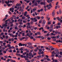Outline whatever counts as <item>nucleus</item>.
Returning <instances> with one entry per match:
<instances>
[{"label": "nucleus", "instance_id": "35", "mask_svg": "<svg viewBox=\"0 0 62 62\" xmlns=\"http://www.w3.org/2000/svg\"><path fill=\"white\" fill-rule=\"evenodd\" d=\"M42 26H44V25H45V23H42Z\"/></svg>", "mask_w": 62, "mask_h": 62}, {"label": "nucleus", "instance_id": "63", "mask_svg": "<svg viewBox=\"0 0 62 62\" xmlns=\"http://www.w3.org/2000/svg\"><path fill=\"white\" fill-rule=\"evenodd\" d=\"M47 39L48 40H50V39H51V38L48 37L47 38Z\"/></svg>", "mask_w": 62, "mask_h": 62}, {"label": "nucleus", "instance_id": "33", "mask_svg": "<svg viewBox=\"0 0 62 62\" xmlns=\"http://www.w3.org/2000/svg\"><path fill=\"white\" fill-rule=\"evenodd\" d=\"M55 51L56 52H56H58V49H55Z\"/></svg>", "mask_w": 62, "mask_h": 62}, {"label": "nucleus", "instance_id": "14", "mask_svg": "<svg viewBox=\"0 0 62 62\" xmlns=\"http://www.w3.org/2000/svg\"><path fill=\"white\" fill-rule=\"evenodd\" d=\"M14 8H10V11H11V10H14Z\"/></svg>", "mask_w": 62, "mask_h": 62}, {"label": "nucleus", "instance_id": "34", "mask_svg": "<svg viewBox=\"0 0 62 62\" xmlns=\"http://www.w3.org/2000/svg\"><path fill=\"white\" fill-rule=\"evenodd\" d=\"M41 57V55L37 56V57H38V58H40V57Z\"/></svg>", "mask_w": 62, "mask_h": 62}, {"label": "nucleus", "instance_id": "41", "mask_svg": "<svg viewBox=\"0 0 62 62\" xmlns=\"http://www.w3.org/2000/svg\"><path fill=\"white\" fill-rule=\"evenodd\" d=\"M22 7L23 8V9L24 8V5H22Z\"/></svg>", "mask_w": 62, "mask_h": 62}, {"label": "nucleus", "instance_id": "7", "mask_svg": "<svg viewBox=\"0 0 62 62\" xmlns=\"http://www.w3.org/2000/svg\"><path fill=\"white\" fill-rule=\"evenodd\" d=\"M26 37H27L28 36L29 37V38H30V35H29V33H28L26 35Z\"/></svg>", "mask_w": 62, "mask_h": 62}, {"label": "nucleus", "instance_id": "45", "mask_svg": "<svg viewBox=\"0 0 62 62\" xmlns=\"http://www.w3.org/2000/svg\"><path fill=\"white\" fill-rule=\"evenodd\" d=\"M13 17L14 18V19H16V16H13Z\"/></svg>", "mask_w": 62, "mask_h": 62}, {"label": "nucleus", "instance_id": "4", "mask_svg": "<svg viewBox=\"0 0 62 62\" xmlns=\"http://www.w3.org/2000/svg\"><path fill=\"white\" fill-rule=\"evenodd\" d=\"M34 20L33 21L34 22H37L38 21V20L36 19V17L34 18Z\"/></svg>", "mask_w": 62, "mask_h": 62}, {"label": "nucleus", "instance_id": "40", "mask_svg": "<svg viewBox=\"0 0 62 62\" xmlns=\"http://www.w3.org/2000/svg\"><path fill=\"white\" fill-rule=\"evenodd\" d=\"M19 23L20 24V25H21L23 24V22H19Z\"/></svg>", "mask_w": 62, "mask_h": 62}, {"label": "nucleus", "instance_id": "2", "mask_svg": "<svg viewBox=\"0 0 62 62\" xmlns=\"http://www.w3.org/2000/svg\"><path fill=\"white\" fill-rule=\"evenodd\" d=\"M19 46H24V44H22L21 43H20L19 44Z\"/></svg>", "mask_w": 62, "mask_h": 62}, {"label": "nucleus", "instance_id": "58", "mask_svg": "<svg viewBox=\"0 0 62 62\" xmlns=\"http://www.w3.org/2000/svg\"><path fill=\"white\" fill-rule=\"evenodd\" d=\"M5 57L6 58H8V56H5Z\"/></svg>", "mask_w": 62, "mask_h": 62}, {"label": "nucleus", "instance_id": "20", "mask_svg": "<svg viewBox=\"0 0 62 62\" xmlns=\"http://www.w3.org/2000/svg\"><path fill=\"white\" fill-rule=\"evenodd\" d=\"M5 3L7 4H9V1H8V2H7V1H6L5 2Z\"/></svg>", "mask_w": 62, "mask_h": 62}, {"label": "nucleus", "instance_id": "27", "mask_svg": "<svg viewBox=\"0 0 62 62\" xmlns=\"http://www.w3.org/2000/svg\"><path fill=\"white\" fill-rule=\"evenodd\" d=\"M29 48H30V49H33V46H30L29 47Z\"/></svg>", "mask_w": 62, "mask_h": 62}, {"label": "nucleus", "instance_id": "49", "mask_svg": "<svg viewBox=\"0 0 62 62\" xmlns=\"http://www.w3.org/2000/svg\"><path fill=\"white\" fill-rule=\"evenodd\" d=\"M7 46H8V47H9L10 46V45L9 44H8L7 45Z\"/></svg>", "mask_w": 62, "mask_h": 62}, {"label": "nucleus", "instance_id": "1", "mask_svg": "<svg viewBox=\"0 0 62 62\" xmlns=\"http://www.w3.org/2000/svg\"><path fill=\"white\" fill-rule=\"evenodd\" d=\"M46 56L47 57L46 58V59L47 61H51V59H49V57H48L49 56H48L47 55H46Z\"/></svg>", "mask_w": 62, "mask_h": 62}, {"label": "nucleus", "instance_id": "44", "mask_svg": "<svg viewBox=\"0 0 62 62\" xmlns=\"http://www.w3.org/2000/svg\"><path fill=\"white\" fill-rule=\"evenodd\" d=\"M47 2H48V3H50V1L49 0H47Z\"/></svg>", "mask_w": 62, "mask_h": 62}, {"label": "nucleus", "instance_id": "23", "mask_svg": "<svg viewBox=\"0 0 62 62\" xmlns=\"http://www.w3.org/2000/svg\"><path fill=\"white\" fill-rule=\"evenodd\" d=\"M19 8L20 9L19 10V11H21V10H22V7H20Z\"/></svg>", "mask_w": 62, "mask_h": 62}, {"label": "nucleus", "instance_id": "10", "mask_svg": "<svg viewBox=\"0 0 62 62\" xmlns=\"http://www.w3.org/2000/svg\"><path fill=\"white\" fill-rule=\"evenodd\" d=\"M56 54H58V55H59L60 54V52H59V51H58L56 52Z\"/></svg>", "mask_w": 62, "mask_h": 62}, {"label": "nucleus", "instance_id": "57", "mask_svg": "<svg viewBox=\"0 0 62 62\" xmlns=\"http://www.w3.org/2000/svg\"><path fill=\"white\" fill-rule=\"evenodd\" d=\"M58 55H58V54H56L55 55V56L56 57H57L58 56Z\"/></svg>", "mask_w": 62, "mask_h": 62}, {"label": "nucleus", "instance_id": "52", "mask_svg": "<svg viewBox=\"0 0 62 62\" xmlns=\"http://www.w3.org/2000/svg\"><path fill=\"white\" fill-rule=\"evenodd\" d=\"M10 59H8V60H7V62H9V61H10Z\"/></svg>", "mask_w": 62, "mask_h": 62}, {"label": "nucleus", "instance_id": "53", "mask_svg": "<svg viewBox=\"0 0 62 62\" xmlns=\"http://www.w3.org/2000/svg\"><path fill=\"white\" fill-rule=\"evenodd\" d=\"M52 60H53V62H54V58H52Z\"/></svg>", "mask_w": 62, "mask_h": 62}, {"label": "nucleus", "instance_id": "30", "mask_svg": "<svg viewBox=\"0 0 62 62\" xmlns=\"http://www.w3.org/2000/svg\"><path fill=\"white\" fill-rule=\"evenodd\" d=\"M54 54H52L51 55V56L52 57H54Z\"/></svg>", "mask_w": 62, "mask_h": 62}, {"label": "nucleus", "instance_id": "54", "mask_svg": "<svg viewBox=\"0 0 62 62\" xmlns=\"http://www.w3.org/2000/svg\"><path fill=\"white\" fill-rule=\"evenodd\" d=\"M40 10V11H41V12H42V11L43 10V9H41Z\"/></svg>", "mask_w": 62, "mask_h": 62}, {"label": "nucleus", "instance_id": "62", "mask_svg": "<svg viewBox=\"0 0 62 62\" xmlns=\"http://www.w3.org/2000/svg\"><path fill=\"white\" fill-rule=\"evenodd\" d=\"M58 25H61V23H58Z\"/></svg>", "mask_w": 62, "mask_h": 62}, {"label": "nucleus", "instance_id": "6", "mask_svg": "<svg viewBox=\"0 0 62 62\" xmlns=\"http://www.w3.org/2000/svg\"><path fill=\"white\" fill-rule=\"evenodd\" d=\"M18 21L19 22H20H20H23V20H21V18H20L18 20Z\"/></svg>", "mask_w": 62, "mask_h": 62}, {"label": "nucleus", "instance_id": "60", "mask_svg": "<svg viewBox=\"0 0 62 62\" xmlns=\"http://www.w3.org/2000/svg\"><path fill=\"white\" fill-rule=\"evenodd\" d=\"M3 43V41H0V44H2Z\"/></svg>", "mask_w": 62, "mask_h": 62}, {"label": "nucleus", "instance_id": "16", "mask_svg": "<svg viewBox=\"0 0 62 62\" xmlns=\"http://www.w3.org/2000/svg\"><path fill=\"white\" fill-rule=\"evenodd\" d=\"M33 35V33H30L29 34V36H30V37H31V36H32V35Z\"/></svg>", "mask_w": 62, "mask_h": 62}, {"label": "nucleus", "instance_id": "9", "mask_svg": "<svg viewBox=\"0 0 62 62\" xmlns=\"http://www.w3.org/2000/svg\"><path fill=\"white\" fill-rule=\"evenodd\" d=\"M45 23V24L46 23V21L44 20H43V21H42V23Z\"/></svg>", "mask_w": 62, "mask_h": 62}, {"label": "nucleus", "instance_id": "8", "mask_svg": "<svg viewBox=\"0 0 62 62\" xmlns=\"http://www.w3.org/2000/svg\"><path fill=\"white\" fill-rule=\"evenodd\" d=\"M44 10L45 11H46L47 10V9L46 8V6H44Z\"/></svg>", "mask_w": 62, "mask_h": 62}, {"label": "nucleus", "instance_id": "32", "mask_svg": "<svg viewBox=\"0 0 62 62\" xmlns=\"http://www.w3.org/2000/svg\"><path fill=\"white\" fill-rule=\"evenodd\" d=\"M49 6H50V7H51V8H53V6H52V4H51L50 3L49 5Z\"/></svg>", "mask_w": 62, "mask_h": 62}, {"label": "nucleus", "instance_id": "47", "mask_svg": "<svg viewBox=\"0 0 62 62\" xmlns=\"http://www.w3.org/2000/svg\"><path fill=\"white\" fill-rule=\"evenodd\" d=\"M28 45L30 46V45H31V44L30 43H28Z\"/></svg>", "mask_w": 62, "mask_h": 62}, {"label": "nucleus", "instance_id": "19", "mask_svg": "<svg viewBox=\"0 0 62 62\" xmlns=\"http://www.w3.org/2000/svg\"><path fill=\"white\" fill-rule=\"evenodd\" d=\"M10 61L11 62H16V61L15 60H10Z\"/></svg>", "mask_w": 62, "mask_h": 62}, {"label": "nucleus", "instance_id": "48", "mask_svg": "<svg viewBox=\"0 0 62 62\" xmlns=\"http://www.w3.org/2000/svg\"><path fill=\"white\" fill-rule=\"evenodd\" d=\"M41 37H42V36H40L38 37V38H39L40 39L41 38Z\"/></svg>", "mask_w": 62, "mask_h": 62}, {"label": "nucleus", "instance_id": "26", "mask_svg": "<svg viewBox=\"0 0 62 62\" xmlns=\"http://www.w3.org/2000/svg\"><path fill=\"white\" fill-rule=\"evenodd\" d=\"M19 56H20L22 58H23V55H19Z\"/></svg>", "mask_w": 62, "mask_h": 62}, {"label": "nucleus", "instance_id": "61", "mask_svg": "<svg viewBox=\"0 0 62 62\" xmlns=\"http://www.w3.org/2000/svg\"><path fill=\"white\" fill-rule=\"evenodd\" d=\"M18 36L19 37H21V34L19 33L18 34Z\"/></svg>", "mask_w": 62, "mask_h": 62}, {"label": "nucleus", "instance_id": "21", "mask_svg": "<svg viewBox=\"0 0 62 62\" xmlns=\"http://www.w3.org/2000/svg\"><path fill=\"white\" fill-rule=\"evenodd\" d=\"M39 50V48H38V47H37V49H34V51L35 52H37V50Z\"/></svg>", "mask_w": 62, "mask_h": 62}, {"label": "nucleus", "instance_id": "12", "mask_svg": "<svg viewBox=\"0 0 62 62\" xmlns=\"http://www.w3.org/2000/svg\"><path fill=\"white\" fill-rule=\"evenodd\" d=\"M8 7H11V6H12V4H8Z\"/></svg>", "mask_w": 62, "mask_h": 62}, {"label": "nucleus", "instance_id": "31", "mask_svg": "<svg viewBox=\"0 0 62 62\" xmlns=\"http://www.w3.org/2000/svg\"><path fill=\"white\" fill-rule=\"evenodd\" d=\"M7 18L6 17H5L3 19V21H5L7 19Z\"/></svg>", "mask_w": 62, "mask_h": 62}, {"label": "nucleus", "instance_id": "46", "mask_svg": "<svg viewBox=\"0 0 62 62\" xmlns=\"http://www.w3.org/2000/svg\"><path fill=\"white\" fill-rule=\"evenodd\" d=\"M38 34L39 35H41V34H40V32H38Z\"/></svg>", "mask_w": 62, "mask_h": 62}, {"label": "nucleus", "instance_id": "3", "mask_svg": "<svg viewBox=\"0 0 62 62\" xmlns=\"http://www.w3.org/2000/svg\"><path fill=\"white\" fill-rule=\"evenodd\" d=\"M8 35H9V36H12V37H14V36L12 33H9L8 34Z\"/></svg>", "mask_w": 62, "mask_h": 62}, {"label": "nucleus", "instance_id": "42", "mask_svg": "<svg viewBox=\"0 0 62 62\" xmlns=\"http://www.w3.org/2000/svg\"><path fill=\"white\" fill-rule=\"evenodd\" d=\"M40 17L38 16L37 17V19H38V20H39V19H40Z\"/></svg>", "mask_w": 62, "mask_h": 62}, {"label": "nucleus", "instance_id": "50", "mask_svg": "<svg viewBox=\"0 0 62 62\" xmlns=\"http://www.w3.org/2000/svg\"><path fill=\"white\" fill-rule=\"evenodd\" d=\"M59 58H61V56L60 55H59L58 57Z\"/></svg>", "mask_w": 62, "mask_h": 62}, {"label": "nucleus", "instance_id": "5", "mask_svg": "<svg viewBox=\"0 0 62 62\" xmlns=\"http://www.w3.org/2000/svg\"><path fill=\"white\" fill-rule=\"evenodd\" d=\"M55 13V11L54 10L52 13V15L53 16H54V13Z\"/></svg>", "mask_w": 62, "mask_h": 62}, {"label": "nucleus", "instance_id": "37", "mask_svg": "<svg viewBox=\"0 0 62 62\" xmlns=\"http://www.w3.org/2000/svg\"><path fill=\"white\" fill-rule=\"evenodd\" d=\"M52 39H55L56 38V37H54V36H52L51 37Z\"/></svg>", "mask_w": 62, "mask_h": 62}, {"label": "nucleus", "instance_id": "38", "mask_svg": "<svg viewBox=\"0 0 62 62\" xmlns=\"http://www.w3.org/2000/svg\"><path fill=\"white\" fill-rule=\"evenodd\" d=\"M18 27L19 28H21L22 27V25H19L18 26Z\"/></svg>", "mask_w": 62, "mask_h": 62}, {"label": "nucleus", "instance_id": "18", "mask_svg": "<svg viewBox=\"0 0 62 62\" xmlns=\"http://www.w3.org/2000/svg\"><path fill=\"white\" fill-rule=\"evenodd\" d=\"M53 30H54V29H52V28H50V29L49 30L50 32H51Z\"/></svg>", "mask_w": 62, "mask_h": 62}, {"label": "nucleus", "instance_id": "13", "mask_svg": "<svg viewBox=\"0 0 62 62\" xmlns=\"http://www.w3.org/2000/svg\"><path fill=\"white\" fill-rule=\"evenodd\" d=\"M27 12H25L24 13V16H26L27 15Z\"/></svg>", "mask_w": 62, "mask_h": 62}, {"label": "nucleus", "instance_id": "55", "mask_svg": "<svg viewBox=\"0 0 62 62\" xmlns=\"http://www.w3.org/2000/svg\"><path fill=\"white\" fill-rule=\"evenodd\" d=\"M41 1H40V0H38V3H40V2Z\"/></svg>", "mask_w": 62, "mask_h": 62}, {"label": "nucleus", "instance_id": "15", "mask_svg": "<svg viewBox=\"0 0 62 62\" xmlns=\"http://www.w3.org/2000/svg\"><path fill=\"white\" fill-rule=\"evenodd\" d=\"M27 22V20H23V23H26Z\"/></svg>", "mask_w": 62, "mask_h": 62}, {"label": "nucleus", "instance_id": "43", "mask_svg": "<svg viewBox=\"0 0 62 62\" xmlns=\"http://www.w3.org/2000/svg\"><path fill=\"white\" fill-rule=\"evenodd\" d=\"M16 55H20V54H18V53H16Z\"/></svg>", "mask_w": 62, "mask_h": 62}, {"label": "nucleus", "instance_id": "59", "mask_svg": "<svg viewBox=\"0 0 62 62\" xmlns=\"http://www.w3.org/2000/svg\"><path fill=\"white\" fill-rule=\"evenodd\" d=\"M38 54H41V52L40 51H39L38 52Z\"/></svg>", "mask_w": 62, "mask_h": 62}, {"label": "nucleus", "instance_id": "29", "mask_svg": "<svg viewBox=\"0 0 62 62\" xmlns=\"http://www.w3.org/2000/svg\"><path fill=\"white\" fill-rule=\"evenodd\" d=\"M33 28H34V30H36V29H37V27H35L34 28V26H33Z\"/></svg>", "mask_w": 62, "mask_h": 62}, {"label": "nucleus", "instance_id": "25", "mask_svg": "<svg viewBox=\"0 0 62 62\" xmlns=\"http://www.w3.org/2000/svg\"><path fill=\"white\" fill-rule=\"evenodd\" d=\"M51 53L52 54H56V53L54 52V51H53Z\"/></svg>", "mask_w": 62, "mask_h": 62}, {"label": "nucleus", "instance_id": "39", "mask_svg": "<svg viewBox=\"0 0 62 62\" xmlns=\"http://www.w3.org/2000/svg\"><path fill=\"white\" fill-rule=\"evenodd\" d=\"M35 2V0H33L32 1V3L33 4H34V3Z\"/></svg>", "mask_w": 62, "mask_h": 62}, {"label": "nucleus", "instance_id": "51", "mask_svg": "<svg viewBox=\"0 0 62 62\" xmlns=\"http://www.w3.org/2000/svg\"><path fill=\"white\" fill-rule=\"evenodd\" d=\"M35 15H37L38 14L37 13V12H35Z\"/></svg>", "mask_w": 62, "mask_h": 62}, {"label": "nucleus", "instance_id": "56", "mask_svg": "<svg viewBox=\"0 0 62 62\" xmlns=\"http://www.w3.org/2000/svg\"><path fill=\"white\" fill-rule=\"evenodd\" d=\"M17 53H20V51H18L16 52Z\"/></svg>", "mask_w": 62, "mask_h": 62}, {"label": "nucleus", "instance_id": "24", "mask_svg": "<svg viewBox=\"0 0 62 62\" xmlns=\"http://www.w3.org/2000/svg\"><path fill=\"white\" fill-rule=\"evenodd\" d=\"M7 26H8V25H6L5 24H4L3 25V27H5V26H6V27H7Z\"/></svg>", "mask_w": 62, "mask_h": 62}, {"label": "nucleus", "instance_id": "17", "mask_svg": "<svg viewBox=\"0 0 62 62\" xmlns=\"http://www.w3.org/2000/svg\"><path fill=\"white\" fill-rule=\"evenodd\" d=\"M32 55V54L31 53H29V55L30 56H31Z\"/></svg>", "mask_w": 62, "mask_h": 62}, {"label": "nucleus", "instance_id": "64", "mask_svg": "<svg viewBox=\"0 0 62 62\" xmlns=\"http://www.w3.org/2000/svg\"><path fill=\"white\" fill-rule=\"evenodd\" d=\"M60 54L61 55L62 54V51L60 52Z\"/></svg>", "mask_w": 62, "mask_h": 62}, {"label": "nucleus", "instance_id": "11", "mask_svg": "<svg viewBox=\"0 0 62 62\" xmlns=\"http://www.w3.org/2000/svg\"><path fill=\"white\" fill-rule=\"evenodd\" d=\"M53 25H51L50 26V28H52V29H53Z\"/></svg>", "mask_w": 62, "mask_h": 62}, {"label": "nucleus", "instance_id": "28", "mask_svg": "<svg viewBox=\"0 0 62 62\" xmlns=\"http://www.w3.org/2000/svg\"><path fill=\"white\" fill-rule=\"evenodd\" d=\"M34 6H38V5L37 4V3L36 2L34 3Z\"/></svg>", "mask_w": 62, "mask_h": 62}, {"label": "nucleus", "instance_id": "22", "mask_svg": "<svg viewBox=\"0 0 62 62\" xmlns=\"http://www.w3.org/2000/svg\"><path fill=\"white\" fill-rule=\"evenodd\" d=\"M27 54V52H25V53H23V55H25V54Z\"/></svg>", "mask_w": 62, "mask_h": 62}, {"label": "nucleus", "instance_id": "36", "mask_svg": "<svg viewBox=\"0 0 62 62\" xmlns=\"http://www.w3.org/2000/svg\"><path fill=\"white\" fill-rule=\"evenodd\" d=\"M8 49H9L10 50H11V49H12V47L11 46H10V47L8 48Z\"/></svg>", "mask_w": 62, "mask_h": 62}]
</instances>
